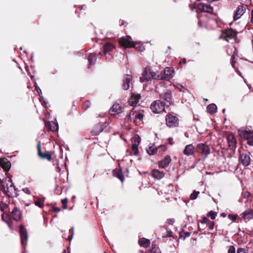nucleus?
Listing matches in <instances>:
<instances>
[{"mask_svg": "<svg viewBox=\"0 0 253 253\" xmlns=\"http://www.w3.org/2000/svg\"><path fill=\"white\" fill-rule=\"evenodd\" d=\"M130 36H126V37H122L119 39L120 44L125 47H134L139 51L144 50V48L143 45L140 43L134 42L132 41Z\"/></svg>", "mask_w": 253, "mask_h": 253, "instance_id": "f257e3e1", "label": "nucleus"}, {"mask_svg": "<svg viewBox=\"0 0 253 253\" xmlns=\"http://www.w3.org/2000/svg\"><path fill=\"white\" fill-rule=\"evenodd\" d=\"M2 187L5 193L9 197H17L16 190L10 178H6L5 182H2Z\"/></svg>", "mask_w": 253, "mask_h": 253, "instance_id": "f03ea898", "label": "nucleus"}, {"mask_svg": "<svg viewBox=\"0 0 253 253\" xmlns=\"http://www.w3.org/2000/svg\"><path fill=\"white\" fill-rule=\"evenodd\" d=\"M238 133L241 138L246 140L250 146H253V130L249 128H241Z\"/></svg>", "mask_w": 253, "mask_h": 253, "instance_id": "7ed1b4c3", "label": "nucleus"}, {"mask_svg": "<svg viewBox=\"0 0 253 253\" xmlns=\"http://www.w3.org/2000/svg\"><path fill=\"white\" fill-rule=\"evenodd\" d=\"M174 74V70L172 67H167L163 71L157 76V80L169 81L173 77Z\"/></svg>", "mask_w": 253, "mask_h": 253, "instance_id": "20e7f679", "label": "nucleus"}, {"mask_svg": "<svg viewBox=\"0 0 253 253\" xmlns=\"http://www.w3.org/2000/svg\"><path fill=\"white\" fill-rule=\"evenodd\" d=\"M156 73L153 72L150 68L147 67L144 71L142 76L140 78V81L142 83L149 82L152 80H157Z\"/></svg>", "mask_w": 253, "mask_h": 253, "instance_id": "39448f33", "label": "nucleus"}, {"mask_svg": "<svg viewBox=\"0 0 253 253\" xmlns=\"http://www.w3.org/2000/svg\"><path fill=\"white\" fill-rule=\"evenodd\" d=\"M19 234L21 246L23 249V253H25V248L28 239V234L26 229L22 225H21L19 227Z\"/></svg>", "mask_w": 253, "mask_h": 253, "instance_id": "423d86ee", "label": "nucleus"}, {"mask_svg": "<svg viewBox=\"0 0 253 253\" xmlns=\"http://www.w3.org/2000/svg\"><path fill=\"white\" fill-rule=\"evenodd\" d=\"M165 104L161 100H158L153 102L151 105V109L155 113H160L166 112L165 110Z\"/></svg>", "mask_w": 253, "mask_h": 253, "instance_id": "0eeeda50", "label": "nucleus"}, {"mask_svg": "<svg viewBox=\"0 0 253 253\" xmlns=\"http://www.w3.org/2000/svg\"><path fill=\"white\" fill-rule=\"evenodd\" d=\"M236 36V32L232 29H227L222 31L219 38L224 39L229 42L231 40L233 39Z\"/></svg>", "mask_w": 253, "mask_h": 253, "instance_id": "6e6552de", "label": "nucleus"}, {"mask_svg": "<svg viewBox=\"0 0 253 253\" xmlns=\"http://www.w3.org/2000/svg\"><path fill=\"white\" fill-rule=\"evenodd\" d=\"M166 124L169 127H177L179 124L178 118L171 114L168 115L166 118Z\"/></svg>", "mask_w": 253, "mask_h": 253, "instance_id": "1a4fd4ad", "label": "nucleus"}, {"mask_svg": "<svg viewBox=\"0 0 253 253\" xmlns=\"http://www.w3.org/2000/svg\"><path fill=\"white\" fill-rule=\"evenodd\" d=\"M196 151L198 153L202 154L205 159L210 153L209 146L204 143H200L197 145Z\"/></svg>", "mask_w": 253, "mask_h": 253, "instance_id": "9d476101", "label": "nucleus"}, {"mask_svg": "<svg viewBox=\"0 0 253 253\" xmlns=\"http://www.w3.org/2000/svg\"><path fill=\"white\" fill-rule=\"evenodd\" d=\"M132 141V151L133 154L137 156L138 154V146L140 142V138L138 135H135L131 139Z\"/></svg>", "mask_w": 253, "mask_h": 253, "instance_id": "9b49d317", "label": "nucleus"}, {"mask_svg": "<svg viewBox=\"0 0 253 253\" xmlns=\"http://www.w3.org/2000/svg\"><path fill=\"white\" fill-rule=\"evenodd\" d=\"M162 101L164 102L165 105L169 107L171 103L172 97L171 93L169 90H167L161 96Z\"/></svg>", "mask_w": 253, "mask_h": 253, "instance_id": "f8f14e48", "label": "nucleus"}, {"mask_svg": "<svg viewBox=\"0 0 253 253\" xmlns=\"http://www.w3.org/2000/svg\"><path fill=\"white\" fill-rule=\"evenodd\" d=\"M245 10L246 7L245 6L242 5H239L234 12L233 20L236 21L240 18L245 13Z\"/></svg>", "mask_w": 253, "mask_h": 253, "instance_id": "ddd939ff", "label": "nucleus"}, {"mask_svg": "<svg viewBox=\"0 0 253 253\" xmlns=\"http://www.w3.org/2000/svg\"><path fill=\"white\" fill-rule=\"evenodd\" d=\"M37 148L38 151L39 156L43 159H46L48 161H50L51 159V155L49 152H45V153H42V148L40 142L37 145Z\"/></svg>", "mask_w": 253, "mask_h": 253, "instance_id": "4468645a", "label": "nucleus"}, {"mask_svg": "<svg viewBox=\"0 0 253 253\" xmlns=\"http://www.w3.org/2000/svg\"><path fill=\"white\" fill-rule=\"evenodd\" d=\"M239 161L244 166H248L251 163V159L249 155L246 153H240Z\"/></svg>", "mask_w": 253, "mask_h": 253, "instance_id": "2eb2a0df", "label": "nucleus"}, {"mask_svg": "<svg viewBox=\"0 0 253 253\" xmlns=\"http://www.w3.org/2000/svg\"><path fill=\"white\" fill-rule=\"evenodd\" d=\"M198 8L202 12L211 14L212 12L213 8L208 4L203 3H199L198 5Z\"/></svg>", "mask_w": 253, "mask_h": 253, "instance_id": "dca6fc26", "label": "nucleus"}, {"mask_svg": "<svg viewBox=\"0 0 253 253\" xmlns=\"http://www.w3.org/2000/svg\"><path fill=\"white\" fill-rule=\"evenodd\" d=\"M122 109L123 107L120 104L116 103L110 109L109 113L112 115H114L116 114H119L122 113Z\"/></svg>", "mask_w": 253, "mask_h": 253, "instance_id": "f3484780", "label": "nucleus"}, {"mask_svg": "<svg viewBox=\"0 0 253 253\" xmlns=\"http://www.w3.org/2000/svg\"><path fill=\"white\" fill-rule=\"evenodd\" d=\"M131 80L132 77L131 76L129 75H126L125 76L122 85V87L124 90H126L129 88Z\"/></svg>", "mask_w": 253, "mask_h": 253, "instance_id": "a211bd4d", "label": "nucleus"}, {"mask_svg": "<svg viewBox=\"0 0 253 253\" xmlns=\"http://www.w3.org/2000/svg\"><path fill=\"white\" fill-rule=\"evenodd\" d=\"M229 147L230 149L235 148L236 147V141L234 136L232 134H229L226 138Z\"/></svg>", "mask_w": 253, "mask_h": 253, "instance_id": "6ab92c4d", "label": "nucleus"}, {"mask_svg": "<svg viewBox=\"0 0 253 253\" xmlns=\"http://www.w3.org/2000/svg\"><path fill=\"white\" fill-rule=\"evenodd\" d=\"M106 126V124L105 123H99L94 127L93 132L95 135H98L103 130Z\"/></svg>", "mask_w": 253, "mask_h": 253, "instance_id": "aec40b11", "label": "nucleus"}, {"mask_svg": "<svg viewBox=\"0 0 253 253\" xmlns=\"http://www.w3.org/2000/svg\"><path fill=\"white\" fill-rule=\"evenodd\" d=\"M151 174L154 178L157 179H161L165 176L164 172L157 169H153L151 171Z\"/></svg>", "mask_w": 253, "mask_h": 253, "instance_id": "412c9836", "label": "nucleus"}, {"mask_svg": "<svg viewBox=\"0 0 253 253\" xmlns=\"http://www.w3.org/2000/svg\"><path fill=\"white\" fill-rule=\"evenodd\" d=\"M171 162V159L169 156H166L163 160L159 162V168L165 169L168 167Z\"/></svg>", "mask_w": 253, "mask_h": 253, "instance_id": "4be33fe9", "label": "nucleus"}, {"mask_svg": "<svg viewBox=\"0 0 253 253\" xmlns=\"http://www.w3.org/2000/svg\"><path fill=\"white\" fill-rule=\"evenodd\" d=\"M11 214L13 219L16 221L20 220L21 217V212L17 207L13 209Z\"/></svg>", "mask_w": 253, "mask_h": 253, "instance_id": "5701e85b", "label": "nucleus"}, {"mask_svg": "<svg viewBox=\"0 0 253 253\" xmlns=\"http://www.w3.org/2000/svg\"><path fill=\"white\" fill-rule=\"evenodd\" d=\"M140 99L139 94H132L129 99V104L132 106H134L137 104Z\"/></svg>", "mask_w": 253, "mask_h": 253, "instance_id": "b1692460", "label": "nucleus"}, {"mask_svg": "<svg viewBox=\"0 0 253 253\" xmlns=\"http://www.w3.org/2000/svg\"><path fill=\"white\" fill-rule=\"evenodd\" d=\"M0 165L5 171H8L10 168V162L6 159H2L0 160Z\"/></svg>", "mask_w": 253, "mask_h": 253, "instance_id": "393cba45", "label": "nucleus"}, {"mask_svg": "<svg viewBox=\"0 0 253 253\" xmlns=\"http://www.w3.org/2000/svg\"><path fill=\"white\" fill-rule=\"evenodd\" d=\"M195 148L192 144H189L185 146L183 153L186 156H190L194 154Z\"/></svg>", "mask_w": 253, "mask_h": 253, "instance_id": "a878e982", "label": "nucleus"}, {"mask_svg": "<svg viewBox=\"0 0 253 253\" xmlns=\"http://www.w3.org/2000/svg\"><path fill=\"white\" fill-rule=\"evenodd\" d=\"M97 59L96 54L95 53H91L88 56V68L89 69L92 66L94 65L96 62Z\"/></svg>", "mask_w": 253, "mask_h": 253, "instance_id": "bb28decb", "label": "nucleus"}, {"mask_svg": "<svg viewBox=\"0 0 253 253\" xmlns=\"http://www.w3.org/2000/svg\"><path fill=\"white\" fill-rule=\"evenodd\" d=\"M233 49H234V52H233V54L232 55V56H231V64H232V67L234 68H235V63L234 61V59L235 58V55L236 54V53H235V52L236 51V48L233 46L231 48H228L227 49V53L228 55H230L231 54L232 50Z\"/></svg>", "mask_w": 253, "mask_h": 253, "instance_id": "cd10ccee", "label": "nucleus"}, {"mask_svg": "<svg viewBox=\"0 0 253 253\" xmlns=\"http://www.w3.org/2000/svg\"><path fill=\"white\" fill-rule=\"evenodd\" d=\"M103 48L104 54L106 55L114 48V45L110 43H106L103 45Z\"/></svg>", "mask_w": 253, "mask_h": 253, "instance_id": "c85d7f7f", "label": "nucleus"}, {"mask_svg": "<svg viewBox=\"0 0 253 253\" xmlns=\"http://www.w3.org/2000/svg\"><path fill=\"white\" fill-rule=\"evenodd\" d=\"M113 173L114 176L118 178L122 182L124 180V177L123 176L122 171L120 169H114L113 171Z\"/></svg>", "mask_w": 253, "mask_h": 253, "instance_id": "c756f323", "label": "nucleus"}, {"mask_svg": "<svg viewBox=\"0 0 253 253\" xmlns=\"http://www.w3.org/2000/svg\"><path fill=\"white\" fill-rule=\"evenodd\" d=\"M139 244L141 247L147 248L150 246V242L149 240L143 238L139 240Z\"/></svg>", "mask_w": 253, "mask_h": 253, "instance_id": "7c9ffc66", "label": "nucleus"}, {"mask_svg": "<svg viewBox=\"0 0 253 253\" xmlns=\"http://www.w3.org/2000/svg\"><path fill=\"white\" fill-rule=\"evenodd\" d=\"M242 217L245 219L250 220L253 217V214L251 211H246L242 213Z\"/></svg>", "mask_w": 253, "mask_h": 253, "instance_id": "2f4dec72", "label": "nucleus"}, {"mask_svg": "<svg viewBox=\"0 0 253 253\" xmlns=\"http://www.w3.org/2000/svg\"><path fill=\"white\" fill-rule=\"evenodd\" d=\"M48 127L49 130L52 131H56L58 129V125L54 122L48 123Z\"/></svg>", "mask_w": 253, "mask_h": 253, "instance_id": "473e14b6", "label": "nucleus"}, {"mask_svg": "<svg viewBox=\"0 0 253 253\" xmlns=\"http://www.w3.org/2000/svg\"><path fill=\"white\" fill-rule=\"evenodd\" d=\"M207 109L209 113L212 114L216 111L217 107L214 104H211L207 106Z\"/></svg>", "mask_w": 253, "mask_h": 253, "instance_id": "72a5a7b5", "label": "nucleus"}, {"mask_svg": "<svg viewBox=\"0 0 253 253\" xmlns=\"http://www.w3.org/2000/svg\"><path fill=\"white\" fill-rule=\"evenodd\" d=\"M208 25H211V29H214L218 25V22L215 18H210L208 22Z\"/></svg>", "mask_w": 253, "mask_h": 253, "instance_id": "f704fd0d", "label": "nucleus"}, {"mask_svg": "<svg viewBox=\"0 0 253 253\" xmlns=\"http://www.w3.org/2000/svg\"><path fill=\"white\" fill-rule=\"evenodd\" d=\"M143 118V114L141 113H136V115H135V118L133 122L136 125H138L140 124V121H141Z\"/></svg>", "mask_w": 253, "mask_h": 253, "instance_id": "c9c22d12", "label": "nucleus"}, {"mask_svg": "<svg viewBox=\"0 0 253 253\" xmlns=\"http://www.w3.org/2000/svg\"><path fill=\"white\" fill-rule=\"evenodd\" d=\"M6 217L8 220L4 219V214H2L1 217L2 220L7 224L8 227L10 228L11 230H12V222L10 219L9 216L7 214H6Z\"/></svg>", "mask_w": 253, "mask_h": 253, "instance_id": "e433bc0d", "label": "nucleus"}, {"mask_svg": "<svg viewBox=\"0 0 253 253\" xmlns=\"http://www.w3.org/2000/svg\"><path fill=\"white\" fill-rule=\"evenodd\" d=\"M146 151L149 155H153L157 153L158 149L155 146H151L147 148Z\"/></svg>", "mask_w": 253, "mask_h": 253, "instance_id": "4c0bfd02", "label": "nucleus"}, {"mask_svg": "<svg viewBox=\"0 0 253 253\" xmlns=\"http://www.w3.org/2000/svg\"><path fill=\"white\" fill-rule=\"evenodd\" d=\"M136 112L135 111H134V109H132L129 114H128L127 116H126V118L128 119V120H133L135 118V115H136Z\"/></svg>", "mask_w": 253, "mask_h": 253, "instance_id": "58836bf2", "label": "nucleus"}, {"mask_svg": "<svg viewBox=\"0 0 253 253\" xmlns=\"http://www.w3.org/2000/svg\"><path fill=\"white\" fill-rule=\"evenodd\" d=\"M199 192L194 191L190 195V199L192 200H195L199 194Z\"/></svg>", "mask_w": 253, "mask_h": 253, "instance_id": "ea45409f", "label": "nucleus"}, {"mask_svg": "<svg viewBox=\"0 0 253 253\" xmlns=\"http://www.w3.org/2000/svg\"><path fill=\"white\" fill-rule=\"evenodd\" d=\"M35 204L40 208H42L43 206V201L42 199H39L35 202Z\"/></svg>", "mask_w": 253, "mask_h": 253, "instance_id": "a19ab883", "label": "nucleus"}, {"mask_svg": "<svg viewBox=\"0 0 253 253\" xmlns=\"http://www.w3.org/2000/svg\"><path fill=\"white\" fill-rule=\"evenodd\" d=\"M217 212L213 211H210L208 214V216L211 217V219H214L216 216Z\"/></svg>", "mask_w": 253, "mask_h": 253, "instance_id": "79ce46f5", "label": "nucleus"}, {"mask_svg": "<svg viewBox=\"0 0 253 253\" xmlns=\"http://www.w3.org/2000/svg\"><path fill=\"white\" fill-rule=\"evenodd\" d=\"M61 203L63 205V208L66 209L67 208L68 199L67 198L63 199L61 200Z\"/></svg>", "mask_w": 253, "mask_h": 253, "instance_id": "37998d69", "label": "nucleus"}, {"mask_svg": "<svg viewBox=\"0 0 253 253\" xmlns=\"http://www.w3.org/2000/svg\"><path fill=\"white\" fill-rule=\"evenodd\" d=\"M250 195H251V193L249 191H245L242 193V198L246 199V198H248L249 197H250Z\"/></svg>", "mask_w": 253, "mask_h": 253, "instance_id": "c03bdc74", "label": "nucleus"}, {"mask_svg": "<svg viewBox=\"0 0 253 253\" xmlns=\"http://www.w3.org/2000/svg\"><path fill=\"white\" fill-rule=\"evenodd\" d=\"M237 253H249L248 250L245 248H239L237 250Z\"/></svg>", "mask_w": 253, "mask_h": 253, "instance_id": "a18cd8bd", "label": "nucleus"}, {"mask_svg": "<svg viewBox=\"0 0 253 253\" xmlns=\"http://www.w3.org/2000/svg\"><path fill=\"white\" fill-rule=\"evenodd\" d=\"M207 225H208L209 230H212L214 226V223L213 221L209 220Z\"/></svg>", "mask_w": 253, "mask_h": 253, "instance_id": "49530a36", "label": "nucleus"}, {"mask_svg": "<svg viewBox=\"0 0 253 253\" xmlns=\"http://www.w3.org/2000/svg\"><path fill=\"white\" fill-rule=\"evenodd\" d=\"M90 106V102L88 101H85L84 103H83L82 107L84 109H86L89 107Z\"/></svg>", "mask_w": 253, "mask_h": 253, "instance_id": "de8ad7c7", "label": "nucleus"}, {"mask_svg": "<svg viewBox=\"0 0 253 253\" xmlns=\"http://www.w3.org/2000/svg\"><path fill=\"white\" fill-rule=\"evenodd\" d=\"M236 250L234 247L230 246L228 250V253H235Z\"/></svg>", "mask_w": 253, "mask_h": 253, "instance_id": "09e8293b", "label": "nucleus"}, {"mask_svg": "<svg viewBox=\"0 0 253 253\" xmlns=\"http://www.w3.org/2000/svg\"><path fill=\"white\" fill-rule=\"evenodd\" d=\"M151 252L152 253H161L160 249L156 247L152 248Z\"/></svg>", "mask_w": 253, "mask_h": 253, "instance_id": "8fccbe9b", "label": "nucleus"}, {"mask_svg": "<svg viewBox=\"0 0 253 253\" xmlns=\"http://www.w3.org/2000/svg\"><path fill=\"white\" fill-rule=\"evenodd\" d=\"M228 217L230 219L235 221L237 219V216L235 214H230L228 215Z\"/></svg>", "mask_w": 253, "mask_h": 253, "instance_id": "3c124183", "label": "nucleus"}, {"mask_svg": "<svg viewBox=\"0 0 253 253\" xmlns=\"http://www.w3.org/2000/svg\"><path fill=\"white\" fill-rule=\"evenodd\" d=\"M209 221V220L207 217H203L202 218V220L200 221V223L207 224Z\"/></svg>", "mask_w": 253, "mask_h": 253, "instance_id": "603ef678", "label": "nucleus"}, {"mask_svg": "<svg viewBox=\"0 0 253 253\" xmlns=\"http://www.w3.org/2000/svg\"><path fill=\"white\" fill-rule=\"evenodd\" d=\"M206 226H207L206 224L201 223H200L198 225L199 228L200 230H203V229H205L206 227Z\"/></svg>", "mask_w": 253, "mask_h": 253, "instance_id": "864d4df0", "label": "nucleus"}, {"mask_svg": "<svg viewBox=\"0 0 253 253\" xmlns=\"http://www.w3.org/2000/svg\"><path fill=\"white\" fill-rule=\"evenodd\" d=\"M22 191L26 194L30 195L31 194V191L28 188H25L22 189Z\"/></svg>", "mask_w": 253, "mask_h": 253, "instance_id": "5fc2aeb1", "label": "nucleus"}, {"mask_svg": "<svg viewBox=\"0 0 253 253\" xmlns=\"http://www.w3.org/2000/svg\"><path fill=\"white\" fill-rule=\"evenodd\" d=\"M174 222V220L173 218L168 219L167 220V223L171 225Z\"/></svg>", "mask_w": 253, "mask_h": 253, "instance_id": "6e6d98bb", "label": "nucleus"}, {"mask_svg": "<svg viewBox=\"0 0 253 253\" xmlns=\"http://www.w3.org/2000/svg\"><path fill=\"white\" fill-rule=\"evenodd\" d=\"M168 234L167 235H163V238L172 236V232L171 231H168Z\"/></svg>", "mask_w": 253, "mask_h": 253, "instance_id": "4d7b16f0", "label": "nucleus"}, {"mask_svg": "<svg viewBox=\"0 0 253 253\" xmlns=\"http://www.w3.org/2000/svg\"><path fill=\"white\" fill-rule=\"evenodd\" d=\"M176 88L180 90V91H182V89L183 88H184V86L182 85V84H178L176 85Z\"/></svg>", "mask_w": 253, "mask_h": 253, "instance_id": "13d9d810", "label": "nucleus"}, {"mask_svg": "<svg viewBox=\"0 0 253 253\" xmlns=\"http://www.w3.org/2000/svg\"><path fill=\"white\" fill-rule=\"evenodd\" d=\"M52 210L54 211H55V212H59L60 211V209L59 208H58V207H52Z\"/></svg>", "mask_w": 253, "mask_h": 253, "instance_id": "bf43d9fd", "label": "nucleus"}, {"mask_svg": "<svg viewBox=\"0 0 253 253\" xmlns=\"http://www.w3.org/2000/svg\"><path fill=\"white\" fill-rule=\"evenodd\" d=\"M168 143L171 145L173 144V142L172 141V138L169 137L168 139Z\"/></svg>", "mask_w": 253, "mask_h": 253, "instance_id": "052dcab7", "label": "nucleus"}, {"mask_svg": "<svg viewBox=\"0 0 253 253\" xmlns=\"http://www.w3.org/2000/svg\"><path fill=\"white\" fill-rule=\"evenodd\" d=\"M186 62V60L185 58H183L182 59L181 61L180 62L179 64H181L182 63L185 64Z\"/></svg>", "mask_w": 253, "mask_h": 253, "instance_id": "680f3d73", "label": "nucleus"}, {"mask_svg": "<svg viewBox=\"0 0 253 253\" xmlns=\"http://www.w3.org/2000/svg\"><path fill=\"white\" fill-rule=\"evenodd\" d=\"M73 233H71V235H70V236H68V239H68L69 241H70V240L72 239V236H73Z\"/></svg>", "mask_w": 253, "mask_h": 253, "instance_id": "e2e57ef3", "label": "nucleus"}, {"mask_svg": "<svg viewBox=\"0 0 253 253\" xmlns=\"http://www.w3.org/2000/svg\"><path fill=\"white\" fill-rule=\"evenodd\" d=\"M251 14H252L251 22L253 23V10H252Z\"/></svg>", "mask_w": 253, "mask_h": 253, "instance_id": "0e129e2a", "label": "nucleus"}, {"mask_svg": "<svg viewBox=\"0 0 253 253\" xmlns=\"http://www.w3.org/2000/svg\"><path fill=\"white\" fill-rule=\"evenodd\" d=\"M221 216L225 217L226 216V214L225 213L223 212L221 214Z\"/></svg>", "mask_w": 253, "mask_h": 253, "instance_id": "69168bd1", "label": "nucleus"}, {"mask_svg": "<svg viewBox=\"0 0 253 253\" xmlns=\"http://www.w3.org/2000/svg\"><path fill=\"white\" fill-rule=\"evenodd\" d=\"M198 24L199 25V26H202L201 21L200 20H199V21H198Z\"/></svg>", "mask_w": 253, "mask_h": 253, "instance_id": "338daca9", "label": "nucleus"}, {"mask_svg": "<svg viewBox=\"0 0 253 253\" xmlns=\"http://www.w3.org/2000/svg\"><path fill=\"white\" fill-rule=\"evenodd\" d=\"M4 219L5 220H8V219L6 217V214L5 215L4 214Z\"/></svg>", "mask_w": 253, "mask_h": 253, "instance_id": "774afa93", "label": "nucleus"}]
</instances>
